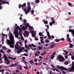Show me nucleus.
Masks as SVG:
<instances>
[{
  "instance_id": "nucleus-1",
  "label": "nucleus",
  "mask_w": 74,
  "mask_h": 74,
  "mask_svg": "<svg viewBox=\"0 0 74 74\" xmlns=\"http://www.w3.org/2000/svg\"><path fill=\"white\" fill-rule=\"evenodd\" d=\"M10 40H9L6 39V43L8 45H9L10 48H14V36L12 34L11 32H9Z\"/></svg>"
},
{
  "instance_id": "nucleus-2",
  "label": "nucleus",
  "mask_w": 74,
  "mask_h": 74,
  "mask_svg": "<svg viewBox=\"0 0 74 74\" xmlns=\"http://www.w3.org/2000/svg\"><path fill=\"white\" fill-rule=\"evenodd\" d=\"M61 70L62 71L65 70V71H74V62H73L72 63V67L70 68V69H67L66 68H65L63 66H61Z\"/></svg>"
},
{
  "instance_id": "nucleus-3",
  "label": "nucleus",
  "mask_w": 74,
  "mask_h": 74,
  "mask_svg": "<svg viewBox=\"0 0 74 74\" xmlns=\"http://www.w3.org/2000/svg\"><path fill=\"white\" fill-rule=\"evenodd\" d=\"M18 43H19L18 42H16V45H15V49H18V50L17 51L16 53L19 54V53H20L21 52H22L23 51V50L22 49L21 47L19 45Z\"/></svg>"
},
{
  "instance_id": "nucleus-4",
  "label": "nucleus",
  "mask_w": 74,
  "mask_h": 74,
  "mask_svg": "<svg viewBox=\"0 0 74 74\" xmlns=\"http://www.w3.org/2000/svg\"><path fill=\"white\" fill-rule=\"evenodd\" d=\"M29 29L30 32H32V33H31L32 36L33 37H35L36 36V34L33 33V32H34V29H33V27H31L30 25H29Z\"/></svg>"
},
{
  "instance_id": "nucleus-5",
  "label": "nucleus",
  "mask_w": 74,
  "mask_h": 74,
  "mask_svg": "<svg viewBox=\"0 0 74 74\" xmlns=\"http://www.w3.org/2000/svg\"><path fill=\"white\" fill-rule=\"evenodd\" d=\"M57 60H59L60 62H64V58L62 56H60L57 57L56 58Z\"/></svg>"
},
{
  "instance_id": "nucleus-6",
  "label": "nucleus",
  "mask_w": 74,
  "mask_h": 74,
  "mask_svg": "<svg viewBox=\"0 0 74 74\" xmlns=\"http://www.w3.org/2000/svg\"><path fill=\"white\" fill-rule=\"evenodd\" d=\"M28 46H29V47L31 48V49H32V50H36V49H37L36 48L34 49L32 47H34V48H36V46L33 44H32L31 45H29Z\"/></svg>"
},
{
  "instance_id": "nucleus-7",
  "label": "nucleus",
  "mask_w": 74,
  "mask_h": 74,
  "mask_svg": "<svg viewBox=\"0 0 74 74\" xmlns=\"http://www.w3.org/2000/svg\"><path fill=\"white\" fill-rule=\"evenodd\" d=\"M40 51H38L36 52L34 54L35 57H36V56H39L38 54H40Z\"/></svg>"
},
{
  "instance_id": "nucleus-8",
  "label": "nucleus",
  "mask_w": 74,
  "mask_h": 74,
  "mask_svg": "<svg viewBox=\"0 0 74 74\" xmlns=\"http://www.w3.org/2000/svg\"><path fill=\"white\" fill-rule=\"evenodd\" d=\"M46 31L47 32V34L48 37H49V38H51V36L49 34V32H48V31H47V30H46Z\"/></svg>"
},
{
  "instance_id": "nucleus-9",
  "label": "nucleus",
  "mask_w": 74,
  "mask_h": 74,
  "mask_svg": "<svg viewBox=\"0 0 74 74\" xmlns=\"http://www.w3.org/2000/svg\"><path fill=\"white\" fill-rule=\"evenodd\" d=\"M23 11L25 12V13L26 15H27V14L29 12V11H27L26 8L24 9Z\"/></svg>"
},
{
  "instance_id": "nucleus-10",
  "label": "nucleus",
  "mask_w": 74,
  "mask_h": 74,
  "mask_svg": "<svg viewBox=\"0 0 74 74\" xmlns=\"http://www.w3.org/2000/svg\"><path fill=\"white\" fill-rule=\"evenodd\" d=\"M11 67H14V66H15L16 67H17L18 66V64L16 63H15L14 64H12L11 66Z\"/></svg>"
},
{
  "instance_id": "nucleus-11",
  "label": "nucleus",
  "mask_w": 74,
  "mask_h": 74,
  "mask_svg": "<svg viewBox=\"0 0 74 74\" xmlns=\"http://www.w3.org/2000/svg\"><path fill=\"white\" fill-rule=\"evenodd\" d=\"M25 34H26L27 37H29L28 35L29 34V32H27V31H25Z\"/></svg>"
},
{
  "instance_id": "nucleus-12",
  "label": "nucleus",
  "mask_w": 74,
  "mask_h": 74,
  "mask_svg": "<svg viewBox=\"0 0 74 74\" xmlns=\"http://www.w3.org/2000/svg\"><path fill=\"white\" fill-rule=\"evenodd\" d=\"M4 58L5 59L4 61L5 62V60H8V59L7 58V56L6 55H4Z\"/></svg>"
},
{
  "instance_id": "nucleus-13",
  "label": "nucleus",
  "mask_w": 74,
  "mask_h": 74,
  "mask_svg": "<svg viewBox=\"0 0 74 74\" xmlns=\"http://www.w3.org/2000/svg\"><path fill=\"white\" fill-rule=\"evenodd\" d=\"M25 48L27 49H28V50H29V45H28V46H27L26 44L25 45Z\"/></svg>"
},
{
  "instance_id": "nucleus-14",
  "label": "nucleus",
  "mask_w": 74,
  "mask_h": 74,
  "mask_svg": "<svg viewBox=\"0 0 74 74\" xmlns=\"http://www.w3.org/2000/svg\"><path fill=\"white\" fill-rule=\"evenodd\" d=\"M26 5V3H24L23 5H21V7L22 8H24Z\"/></svg>"
},
{
  "instance_id": "nucleus-15",
  "label": "nucleus",
  "mask_w": 74,
  "mask_h": 74,
  "mask_svg": "<svg viewBox=\"0 0 74 74\" xmlns=\"http://www.w3.org/2000/svg\"><path fill=\"white\" fill-rule=\"evenodd\" d=\"M69 63H70V62H69V61H65L64 62V64L65 65H67V64H69Z\"/></svg>"
},
{
  "instance_id": "nucleus-16",
  "label": "nucleus",
  "mask_w": 74,
  "mask_h": 74,
  "mask_svg": "<svg viewBox=\"0 0 74 74\" xmlns=\"http://www.w3.org/2000/svg\"><path fill=\"white\" fill-rule=\"evenodd\" d=\"M6 61H7V64H9L10 63V62L8 60H8H5V63H6Z\"/></svg>"
},
{
  "instance_id": "nucleus-17",
  "label": "nucleus",
  "mask_w": 74,
  "mask_h": 74,
  "mask_svg": "<svg viewBox=\"0 0 74 74\" xmlns=\"http://www.w3.org/2000/svg\"><path fill=\"white\" fill-rule=\"evenodd\" d=\"M27 10L28 11H31V7H27Z\"/></svg>"
},
{
  "instance_id": "nucleus-18",
  "label": "nucleus",
  "mask_w": 74,
  "mask_h": 74,
  "mask_svg": "<svg viewBox=\"0 0 74 74\" xmlns=\"http://www.w3.org/2000/svg\"><path fill=\"white\" fill-rule=\"evenodd\" d=\"M29 62L31 64H33L34 63V61L33 60H31L29 61Z\"/></svg>"
},
{
  "instance_id": "nucleus-19",
  "label": "nucleus",
  "mask_w": 74,
  "mask_h": 74,
  "mask_svg": "<svg viewBox=\"0 0 74 74\" xmlns=\"http://www.w3.org/2000/svg\"><path fill=\"white\" fill-rule=\"evenodd\" d=\"M63 51L64 52H65V55H67V54H68V52L67 51H66L65 50H63Z\"/></svg>"
},
{
  "instance_id": "nucleus-20",
  "label": "nucleus",
  "mask_w": 74,
  "mask_h": 74,
  "mask_svg": "<svg viewBox=\"0 0 74 74\" xmlns=\"http://www.w3.org/2000/svg\"><path fill=\"white\" fill-rule=\"evenodd\" d=\"M39 0H36L35 1V2L36 3V4H38V3H39Z\"/></svg>"
},
{
  "instance_id": "nucleus-21",
  "label": "nucleus",
  "mask_w": 74,
  "mask_h": 74,
  "mask_svg": "<svg viewBox=\"0 0 74 74\" xmlns=\"http://www.w3.org/2000/svg\"><path fill=\"white\" fill-rule=\"evenodd\" d=\"M69 48H72V47H73V44H69Z\"/></svg>"
},
{
  "instance_id": "nucleus-22",
  "label": "nucleus",
  "mask_w": 74,
  "mask_h": 74,
  "mask_svg": "<svg viewBox=\"0 0 74 74\" xmlns=\"http://www.w3.org/2000/svg\"><path fill=\"white\" fill-rule=\"evenodd\" d=\"M2 35H3L2 36H3V37H4V36H5L6 37V38H7V35L4 34H3V33H2Z\"/></svg>"
},
{
  "instance_id": "nucleus-23",
  "label": "nucleus",
  "mask_w": 74,
  "mask_h": 74,
  "mask_svg": "<svg viewBox=\"0 0 74 74\" xmlns=\"http://www.w3.org/2000/svg\"><path fill=\"white\" fill-rule=\"evenodd\" d=\"M26 27H25L24 26H23L22 27V29L23 30H26Z\"/></svg>"
},
{
  "instance_id": "nucleus-24",
  "label": "nucleus",
  "mask_w": 74,
  "mask_h": 74,
  "mask_svg": "<svg viewBox=\"0 0 74 74\" xmlns=\"http://www.w3.org/2000/svg\"><path fill=\"white\" fill-rule=\"evenodd\" d=\"M48 47H49V48L52 49V48H54V46L52 45H51L50 46H49Z\"/></svg>"
},
{
  "instance_id": "nucleus-25",
  "label": "nucleus",
  "mask_w": 74,
  "mask_h": 74,
  "mask_svg": "<svg viewBox=\"0 0 74 74\" xmlns=\"http://www.w3.org/2000/svg\"><path fill=\"white\" fill-rule=\"evenodd\" d=\"M6 2V1L3 0L1 2L3 4H5V2Z\"/></svg>"
},
{
  "instance_id": "nucleus-26",
  "label": "nucleus",
  "mask_w": 74,
  "mask_h": 74,
  "mask_svg": "<svg viewBox=\"0 0 74 74\" xmlns=\"http://www.w3.org/2000/svg\"><path fill=\"white\" fill-rule=\"evenodd\" d=\"M29 23H27V24L26 25V29H27V28H28V27H29Z\"/></svg>"
},
{
  "instance_id": "nucleus-27",
  "label": "nucleus",
  "mask_w": 74,
  "mask_h": 74,
  "mask_svg": "<svg viewBox=\"0 0 74 74\" xmlns=\"http://www.w3.org/2000/svg\"><path fill=\"white\" fill-rule=\"evenodd\" d=\"M26 66H24V69H26V70H27L28 69V67H27V65H26Z\"/></svg>"
},
{
  "instance_id": "nucleus-28",
  "label": "nucleus",
  "mask_w": 74,
  "mask_h": 74,
  "mask_svg": "<svg viewBox=\"0 0 74 74\" xmlns=\"http://www.w3.org/2000/svg\"><path fill=\"white\" fill-rule=\"evenodd\" d=\"M50 45H51L54 47V46H55V44L54 43V42H52L50 44Z\"/></svg>"
},
{
  "instance_id": "nucleus-29",
  "label": "nucleus",
  "mask_w": 74,
  "mask_h": 74,
  "mask_svg": "<svg viewBox=\"0 0 74 74\" xmlns=\"http://www.w3.org/2000/svg\"><path fill=\"white\" fill-rule=\"evenodd\" d=\"M67 40H68V42H71V39H70V38H68L67 39Z\"/></svg>"
},
{
  "instance_id": "nucleus-30",
  "label": "nucleus",
  "mask_w": 74,
  "mask_h": 74,
  "mask_svg": "<svg viewBox=\"0 0 74 74\" xmlns=\"http://www.w3.org/2000/svg\"><path fill=\"white\" fill-rule=\"evenodd\" d=\"M42 48V47H41L40 46L38 47V49H39V50H41Z\"/></svg>"
},
{
  "instance_id": "nucleus-31",
  "label": "nucleus",
  "mask_w": 74,
  "mask_h": 74,
  "mask_svg": "<svg viewBox=\"0 0 74 74\" xmlns=\"http://www.w3.org/2000/svg\"><path fill=\"white\" fill-rule=\"evenodd\" d=\"M27 7H30V2H28L27 3Z\"/></svg>"
},
{
  "instance_id": "nucleus-32",
  "label": "nucleus",
  "mask_w": 74,
  "mask_h": 74,
  "mask_svg": "<svg viewBox=\"0 0 74 74\" xmlns=\"http://www.w3.org/2000/svg\"><path fill=\"white\" fill-rule=\"evenodd\" d=\"M49 25L50 26H52L53 25V23H52V22H50L49 23Z\"/></svg>"
},
{
  "instance_id": "nucleus-33",
  "label": "nucleus",
  "mask_w": 74,
  "mask_h": 74,
  "mask_svg": "<svg viewBox=\"0 0 74 74\" xmlns=\"http://www.w3.org/2000/svg\"><path fill=\"white\" fill-rule=\"evenodd\" d=\"M55 41H56V42H59L60 41L59 39H55Z\"/></svg>"
},
{
  "instance_id": "nucleus-34",
  "label": "nucleus",
  "mask_w": 74,
  "mask_h": 74,
  "mask_svg": "<svg viewBox=\"0 0 74 74\" xmlns=\"http://www.w3.org/2000/svg\"><path fill=\"white\" fill-rule=\"evenodd\" d=\"M34 10H32L31 11V14H32V15H33V14H34Z\"/></svg>"
},
{
  "instance_id": "nucleus-35",
  "label": "nucleus",
  "mask_w": 74,
  "mask_h": 74,
  "mask_svg": "<svg viewBox=\"0 0 74 74\" xmlns=\"http://www.w3.org/2000/svg\"><path fill=\"white\" fill-rule=\"evenodd\" d=\"M38 34L39 36H42V33L41 32L39 33Z\"/></svg>"
},
{
  "instance_id": "nucleus-36",
  "label": "nucleus",
  "mask_w": 74,
  "mask_h": 74,
  "mask_svg": "<svg viewBox=\"0 0 74 74\" xmlns=\"http://www.w3.org/2000/svg\"><path fill=\"white\" fill-rule=\"evenodd\" d=\"M46 26H47V29H45V30H48L49 29V25H47Z\"/></svg>"
},
{
  "instance_id": "nucleus-37",
  "label": "nucleus",
  "mask_w": 74,
  "mask_h": 74,
  "mask_svg": "<svg viewBox=\"0 0 74 74\" xmlns=\"http://www.w3.org/2000/svg\"><path fill=\"white\" fill-rule=\"evenodd\" d=\"M45 54H46V53L44 52V53H42L41 55L42 56H44L45 55Z\"/></svg>"
},
{
  "instance_id": "nucleus-38",
  "label": "nucleus",
  "mask_w": 74,
  "mask_h": 74,
  "mask_svg": "<svg viewBox=\"0 0 74 74\" xmlns=\"http://www.w3.org/2000/svg\"><path fill=\"white\" fill-rule=\"evenodd\" d=\"M3 49H4V50H6V49H7V48L5 46L3 47Z\"/></svg>"
},
{
  "instance_id": "nucleus-39",
  "label": "nucleus",
  "mask_w": 74,
  "mask_h": 74,
  "mask_svg": "<svg viewBox=\"0 0 74 74\" xmlns=\"http://www.w3.org/2000/svg\"><path fill=\"white\" fill-rule=\"evenodd\" d=\"M7 52L8 53H10V52H11V50L8 49V51H7Z\"/></svg>"
},
{
  "instance_id": "nucleus-40",
  "label": "nucleus",
  "mask_w": 74,
  "mask_h": 74,
  "mask_svg": "<svg viewBox=\"0 0 74 74\" xmlns=\"http://www.w3.org/2000/svg\"><path fill=\"white\" fill-rule=\"evenodd\" d=\"M22 7V5L21 4L19 5H18V8H21Z\"/></svg>"
},
{
  "instance_id": "nucleus-41",
  "label": "nucleus",
  "mask_w": 74,
  "mask_h": 74,
  "mask_svg": "<svg viewBox=\"0 0 74 74\" xmlns=\"http://www.w3.org/2000/svg\"><path fill=\"white\" fill-rule=\"evenodd\" d=\"M71 59L72 60H74V56L73 55L71 57Z\"/></svg>"
},
{
  "instance_id": "nucleus-42",
  "label": "nucleus",
  "mask_w": 74,
  "mask_h": 74,
  "mask_svg": "<svg viewBox=\"0 0 74 74\" xmlns=\"http://www.w3.org/2000/svg\"><path fill=\"white\" fill-rule=\"evenodd\" d=\"M55 70H56V71L57 72H59V70L56 68H55Z\"/></svg>"
},
{
  "instance_id": "nucleus-43",
  "label": "nucleus",
  "mask_w": 74,
  "mask_h": 74,
  "mask_svg": "<svg viewBox=\"0 0 74 74\" xmlns=\"http://www.w3.org/2000/svg\"><path fill=\"white\" fill-rule=\"evenodd\" d=\"M19 26H17V27H15V29H19Z\"/></svg>"
},
{
  "instance_id": "nucleus-44",
  "label": "nucleus",
  "mask_w": 74,
  "mask_h": 74,
  "mask_svg": "<svg viewBox=\"0 0 74 74\" xmlns=\"http://www.w3.org/2000/svg\"><path fill=\"white\" fill-rule=\"evenodd\" d=\"M23 55L24 56H28V55H27V54L26 53L23 54Z\"/></svg>"
},
{
  "instance_id": "nucleus-45",
  "label": "nucleus",
  "mask_w": 74,
  "mask_h": 74,
  "mask_svg": "<svg viewBox=\"0 0 74 74\" xmlns=\"http://www.w3.org/2000/svg\"><path fill=\"white\" fill-rule=\"evenodd\" d=\"M35 40H36V41H38V39L37 37H36L35 38Z\"/></svg>"
},
{
  "instance_id": "nucleus-46",
  "label": "nucleus",
  "mask_w": 74,
  "mask_h": 74,
  "mask_svg": "<svg viewBox=\"0 0 74 74\" xmlns=\"http://www.w3.org/2000/svg\"><path fill=\"white\" fill-rule=\"evenodd\" d=\"M44 23V24H47L48 21H46Z\"/></svg>"
},
{
  "instance_id": "nucleus-47",
  "label": "nucleus",
  "mask_w": 74,
  "mask_h": 74,
  "mask_svg": "<svg viewBox=\"0 0 74 74\" xmlns=\"http://www.w3.org/2000/svg\"><path fill=\"white\" fill-rule=\"evenodd\" d=\"M53 58H54V56L52 55L51 57V59H53Z\"/></svg>"
},
{
  "instance_id": "nucleus-48",
  "label": "nucleus",
  "mask_w": 74,
  "mask_h": 74,
  "mask_svg": "<svg viewBox=\"0 0 74 74\" xmlns=\"http://www.w3.org/2000/svg\"><path fill=\"white\" fill-rule=\"evenodd\" d=\"M24 63L25 64V65H27L26 64H27V62L26 61H25L24 62Z\"/></svg>"
},
{
  "instance_id": "nucleus-49",
  "label": "nucleus",
  "mask_w": 74,
  "mask_h": 74,
  "mask_svg": "<svg viewBox=\"0 0 74 74\" xmlns=\"http://www.w3.org/2000/svg\"><path fill=\"white\" fill-rule=\"evenodd\" d=\"M42 64V62H40L39 64H38V65L39 66H40Z\"/></svg>"
},
{
  "instance_id": "nucleus-50",
  "label": "nucleus",
  "mask_w": 74,
  "mask_h": 74,
  "mask_svg": "<svg viewBox=\"0 0 74 74\" xmlns=\"http://www.w3.org/2000/svg\"><path fill=\"white\" fill-rule=\"evenodd\" d=\"M60 41L61 40H62V41H64V38H61L60 39Z\"/></svg>"
},
{
  "instance_id": "nucleus-51",
  "label": "nucleus",
  "mask_w": 74,
  "mask_h": 74,
  "mask_svg": "<svg viewBox=\"0 0 74 74\" xmlns=\"http://www.w3.org/2000/svg\"><path fill=\"white\" fill-rule=\"evenodd\" d=\"M52 23L53 24H54L55 23V20H53V21H52Z\"/></svg>"
},
{
  "instance_id": "nucleus-52",
  "label": "nucleus",
  "mask_w": 74,
  "mask_h": 74,
  "mask_svg": "<svg viewBox=\"0 0 74 74\" xmlns=\"http://www.w3.org/2000/svg\"><path fill=\"white\" fill-rule=\"evenodd\" d=\"M45 42H46V43H48V42H49V40H45Z\"/></svg>"
},
{
  "instance_id": "nucleus-53",
  "label": "nucleus",
  "mask_w": 74,
  "mask_h": 74,
  "mask_svg": "<svg viewBox=\"0 0 74 74\" xmlns=\"http://www.w3.org/2000/svg\"><path fill=\"white\" fill-rule=\"evenodd\" d=\"M51 20H52V21H54V18L53 17H52L51 18Z\"/></svg>"
},
{
  "instance_id": "nucleus-54",
  "label": "nucleus",
  "mask_w": 74,
  "mask_h": 74,
  "mask_svg": "<svg viewBox=\"0 0 74 74\" xmlns=\"http://www.w3.org/2000/svg\"><path fill=\"white\" fill-rule=\"evenodd\" d=\"M1 1H2V0H0V5H2V4H3L1 3L0 2Z\"/></svg>"
},
{
  "instance_id": "nucleus-55",
  "label": "nucleus",
  "mask_w": 74,
  "mask_h": 74,
  "mask_svg": "<svg viewBox=\"0 0 74 74\" xmlns=\"http://www.w3.org/2000/svg\"><path fill=\"white\" fill-rule=\"evenodd\" d=\"M18 35H19V34H16L15 35V36L16 37H18Z\"/></svg>"
},
{
  "instance_id": "nucleus-56",
  "label": "nucleus",
  "mask_w": 74,
  "mask_h": 74,
  "mask_svg": "<svg viewBox=\"0 0 74 74\" xmlns=\"http://www.w3.org/2000/svg\"><path fill=\"white\" fill-rule=\"evenodd\" d=\"M19 44L21 46H22V43H21V42H19Z\"/></svg>"
},
{
  "instance_id": "nucleus-57",
  "label": "nucleus",
  "mask_w": 74,
  "mask_h": 74,
  "mask_svg": "<svg viewBox=\"0 0 74 74\" xmlns=\"http://www.w3.org/2000/svg\"><path fill=\"white\" fill-rule=\"evenodd\" d=\"M5 4H7L8 5L10 4V3H9V2H6Z\"/></svg>"
},
{
  "instance_id": "nucleus-58",
  "label": "nucleus",
  "mask_w": 74,
  "mask_h": 74,
  "mask_svg": "<svg viewBox=\"0 0 74 74\" xmlns=\"http://www.w3.org/2000/svg\"><path fill=\"white\" fill-rule=\"evenodd\" d=\"M67 38H69V34H67Z\"/></svg>"
},
{
  "instance_id": "nucleus-59",
  "label": "nucleus",
  "mask_w": 74,
  "mask_h": 74,
  "mask_svg": "<svg viewBox=\"0 0 74 74\" xmlns=\"http://www.w3.org/2000/svg\"><path fill=\"white\" fill-rule=\"evenodd\" d=\"M65 58L66 59H68V57H67V56H65Z\"/></svg>"
},
{
  "instance_id": "nucleus-60",
  "label": "nucleus",
  "mask_w": 74,
  "mask_h": 74,
  "mask_svg": "<svg viewBox=\"0 0 74 74\" xmlns=\"http://www.w3.org/2000/svg\"><path fill=\"white\" fill-rule=\"evenodd\" d=\"M37 59H35L34 60V61L35 62H37Z\"/></svg>"
},
{
  "instance_id": "nucleus-61",
  "label": "nucleus",
  "mask_w": 74,
  "mask_h": 74,
  "mask_svg": "<svg viewBox=\"0 0 74 74\" xmlns=\"http://www.w3.org/2000/svg\"><path fill=\"white\" fill-rule=\"evenodd\" d=\"M69 6H71V4L70 2L69 3Z\"/></svg>"
},
{
  "instance_id": "nucleus-62",
  "label": "nucleus",
  "mask_w": 74,
  "mask_h": 74,
  "mask_svg": "<svg viewBox=\"0 0 74 74\" xmlns=\"http://www.w3.org/2000/svg\"><path fill=\"white\" fill-rule=\"evenodd\" d=\"M19 69L20 70H22V67H19Z\"/></svg>"
},
{
  "instance_id": "nucleus-63",
  "label": "nucleus",
  "mask_w": 74,
  "mask_h": 74,
  "mask_svg": "<svg viewBox=\"0 0 74 74\" xmlns=\"http://www.w3.org/2000/svg\"><path fill=\"white\" fill-rule=\"evenodd\" d=\"M69 29H70L71 28H72V27H73L72 26H69Z\"/></svg>"
},
{
  "instance_id": "nucleus-64",
  "label": "nucleus",
  "mask_w": 74,
  "mask_h": 74,
  "mask_svg": "<svg viewBox=\"0 0 74 74\" xmlns=\"http://www.w3.org/2000/svg\"><path fill=\"white\" fill-rule=\"evenodd\" d=\"M31 4H32V5H34L35 4L34 3V2H32L31 3Z\"/></svg>"
}]
</instances>
